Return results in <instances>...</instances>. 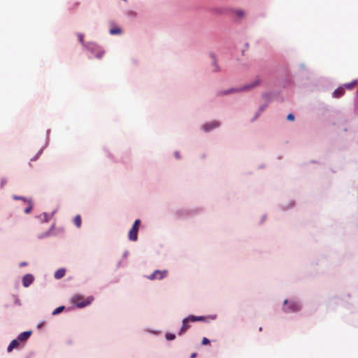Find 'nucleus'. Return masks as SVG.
I'll list each match as a JSON object with an SVG mask.
<instances>
[{"label": "nucleus", "instance_id": "16", "mask_svg": "<svg viewBox=\"0 0 358 358\" xmlns=\"http://www.w3.org/2000/svg\"><path fill=\"white\" fill-rule=\"evenodd\" d=\"M73 222H74L75 225L78 228L80 227L81 223H82V220H81L80 215H76L75 217V218H74V221Z\"/></svg>", "mask_w": 358, "mask_h": 358}, {"label": "nucleus", "instance_id": "5", "mask_svg": "<svg viewBox=\"0 0 358 358\" xmlns=\"http://www.w3.org/2000/svg\"><path fill=\"white\" fill-rule=\"evenodd\" d=\"M34 278L31 274H27L22 278V285L24 287H28L33 282Z\"/></svg>", "mask_w": 358, "mask_h": 358}, {"label": "nucleus", "instance_id": "10", "mask_svg": "<svg viewBox=\"0 0 358 358\" xmlns=\"http://www.w3.org/2000/svg\"><path fill=\"white\" fill-rule=\"evenodd\" d=\"M84 47L87 49L88 50H90V52H94L95 51H97V50L99 48H100V47L99 45H97L96 44L94 43H86Z\"/></svg>", "mask_w": 358, "mask_h": 358}, {"label": "nucleus", "instance_id": "11", "mask_svg": "<svg viewBox=\"0 0 358 358\" xmlns=\"http://www.w3.org/2000/svg\"><path fill=\"white\" fill-rule=\"evenodd\" d=\"M345 94V88L341 86L334 90L333 92V96L334 98H340Z\"/></svg>", "mask_w": 358, "mask_h": 358}, {"label": "nucleus", "instance_id": "2", "mask_svg": "<svg viewBox=\"0 0 358 358\" xmlns=\"http://www.w3.org/2000/svg\"><path fill=\"white\" fill-rule=\"evenodd\" d=\"M284 304L287 305V306L283 308V311L285 313L297 312L301 309L300 304L294 301H288L287 299H285L284 301Z\"/></svg>", "mask_w": 358, "mask_h": 358}, {"label": "nucleus", "instance_id": "24", "mask_svg": "<svg viewBox=\"0 0 358 358\" xmlns=\"http://www.w3.org/2000/svg\"><path fill=\"white\" fill-rule=\"evenodd\" d=\"M140 223H141V220L139 219H137L135 220L132 227L134 228H136L138 229V227H139V225H140Z\"/></svg>", "mask_w": 358, "mask_h": 358}, {"label": "nucleus", "instance_id": "1", "mask_svg": "<svg viewBox=\"0 0 358 358\" xmlns=\"http://www.w3.org/2000/svg\"><path fill=\"white\" fill-rule=\"evenodd\" d=\"M94 301V297L92 296H87L85 298L83 295L80 294H75L71 299V303L74 304L79 308H84L90 304Z\"/></svg>", "mask_w": 358, "mask_h": 358}, {"label": "nucleus", "instance_id": "7", "mask_svg": "<svg viewBox=\"0 0 358 358\" xmlns=\"http://www.w3.org/2000/svg\"><path fill=\"white\" fill-rule=\"evenodd\" d=\"M138 229L136 228L131 227L129 231V238L132 241H136L138 239Z\"/></svg>", "mask_w": 358, "mask_h": 358}, {"label": "nucleus", "instance_id": "25", "mask_svg": "<svg viewBox=\"0 0 358 358\" xmlns=\"http://www.w3.org/2000/svg\"><path fill=\"white\" fill-rule=\"evenodd\" d=\"M287 120L289 121H294V116L293 114L289 113L287 117Z\"/></svg>", "mask_w": 358, "mask_h": 358}, {"label": "nucleus", "instance_id": "18", "mask_svg": "<svg viewBox=\"0 0 358 358\" xmlns=\"http://www.w3.org/2000/svg\"><path fill=\"white\" fill-rule=\"evenodd\" d=\"M27 202L28 203V206L24 209V213L26 214H29L31 212L33 206L31 200H27Z\"/></svg>", "mask_w": 358, "mask_h": 358}, {"label": "nucleus", "instance_id": "27", "mask_svg": "<svg viewBox=\"0 0 358 358\" xmlns=\"http://www.w3.org/2000/svg\"><path fill=\"white\" fill-rule=\"evenodd\" d=\"M41 154V150H40V151H39V152L36 155V156H35L34 157L31 158V159H30V161H31V162H32V161H35V160H36V159H38V156H39Z\"/></svg>", "mask_w": 358, "mask_h": 358}, {"label": "nucleus", "instance_id": "20", "mask_svg": "<svg viewBox=\"0 0 358 358\" xmlns=\"http://www.w3.org/2000/svg\"><path fill=\"white\" fill-rule=\"evenodd\" d=\"M122 32V30L120 28H114V29H111L110 30V34H112V35H115V34H121Z\"/></svg>", "mask_w": 358, "mask_h": 358}, {"label": "nucleus", "instance_id": "19", "mask_svg": "<svg viewBox=\"0 0 358 358\" xmlns=\"http://www.w3.org/2000/svg\"><path fill=\"white\" fill-rule=\"evenodd\" d=\"M234 13L239 18H242L245 16V12L242 10H235Z\"/></svg>", "mask_w": 358, "mask_h": 358}, {"label": "nucleus", "instance_id": "8", "mask_svg": "<svg viewBox=\"0 0 358 358\" xmlns=\"http://www.w3.org/2000/svg\"><path fill=\"white\" fill-rule=\"evenodd\" d=\"M219 126V123L216 121H213L210 123H207L203 126V130L208 131L211 129L217 128Z\"/></svg>", "mask_w": 358, "mask_h": 358}, {"label": "nucleus", "instance_id": "31", "mask_svg": "<svg viewBox=\"0 0 358 358\" xmlns=\"http://www.w3.org/2000/svg\"><path fill=\"white\" fill-rule=\"evenodd\" d=\"M4 182H6V181L4 180H2L1 182V186H3V185L4 184Z\"/></svg>", "mask_w": 358, "mask_h": 358}, {"label": "nucleus", "instance_id": "32", "mask_svg": "<svg viewBox=\"0 0 358 358\" xmlns=\"http://www.w3.org/2000/svg\"><path fill=\"white\" fill-rule=\"evenodd\" d=\"M357 94H358V89H357Z\"/></svg>", "mask_w": 358, "mask_h": 358}, {"label": "nucleus", "instance_id": "22", "mask_svg": "<svg viewBox=\"0 0 358 358\" xmlns=\"http://www.w3.org/2000/svg\"><path fill=\"white\" fill-rule=\"evenodd\" d=\"M166 338L169 341H172V340L175 339L176 336H175V334H166Z\"/></svg>", "mask_w": 358, "mask_h": 358}, {"label": "nucleus", "instance_id": "28", "mask_svg": "<svg viewBox=\"0 0 358 358\" xmlns=\"http://www.w3.org/2000/svg\"><path fill=\"white\" fill-rule=\"evenodd\" d=\"M13 199L15 200H23L24 201H27L25 198L22 197V196H13Z\"/></svg>", "mask_w": 358, "mask_h": 358}, {"label": "nucleus", "instance_id": "30", "mask_svg": "<svg viewBox=\"0 0 358 358\" xmlns=\"http://www.w3.org/2000/svg\"><path fill=\"white\" fill-rule=\"evenodd\" d=\"M26 265H27V263H26V262H21V263L20 264V266H26Z\"/></svg>", "mask_w": 358, "mask_h": 358}, {"label": "nucleus", "instance_id": "13", "mask_svg": "<svg viewBox=\"0 0 358 358\" xmlns=\"http://www.w3.org/2000/svg\"><path fill=\"white\" fill-rule=\"evenodd\" d=\"M66 270L64 268H59L55 271L54 276L56 279H60L65 275Z\"/></svg>", "mask_w": 358, "mask_h": 358}, {"label": "nucleus", "instance_id": "15", "mask_svg": "<svg viewBox=\"0 0 358 358\" xmlns=\"http://www.w3.org/2000/svg\"><path fill=\"white\" fill-rule=\"evenodd\" d=\"M189 319L191 320V322H198V321H204L206 317L203 316H194L190 315Z\"/></svg>", "mask_w": 358, "mask_h": 358}, {"label": "nucleus", "instance_id": "29", "mask_svg": "<svg viewBox=\"0 0 358 358\" xmlns=\"http://www.w3.org/2000/svg\"><path fill=\"white\" fill-rule=\"evenodd\" d=\"M196 352H194L191 355V358H195L196 357Z\"/></svg>", "mask_w": 358, "mask_h": 358}, {"label": "nucleus", "instance_id": "4", "mask_svg": "<svg viewBox=\"0 0 358 358\" xmlns=\"http://www.w3.org/2000/svg\"><path fill=\"white\" fill-rule=\"evenodd\" d=\"M260 83V80L259 78H257L252 84L246 85L243 86L242 88L240 89H231L230 90L227 91L226 94L231 93V92H240L243 90H250L257 85H258Z\"/></svg>", "mask_w": 358, "mask_h": 358}, {"label": "nucleus", "instance_id": "12", "mask_svg": "<svg viewBox=\"0 0 358 358\" xmlns=\"http://www.w3.org/2000/svg\"><path fill=\"white\" fill-rule=\"evenodd\" d=\"M19 341L17 339L13 340L9 344L7 351L8 352H11L14 348H17L19 346Z\"/></svg>", "mask_w": 358, "mask_h": 358}, {"label": "nucleus", "instance_id": "6", "mask_svg": "<svg viewBox=\"0 0 358 358\" xmlns=\"http://www.w3.org/2000/svg\"><path fill=\"white\" fill-rule=\"evenodd\" d=\"M189 322H191L189 316L185 318L182 320V325L181 329L179 332V335L183 334L189 328Z\"/></svg>", "mask_w": 358, "mask_h": 358}, {"label": "nucleus", "instance_id": "23", "mask_svg": "<svg viewBox=\"0 0 358 358\" xmlns=\"http://www.w3.org/2000/svg\"><path fill=\"white\" fill-rule=\"evenodd\" d=\"M78 40L83 45H85V43L84 42V36L82 34H78Z\"/></svg>", "mask_w": 358, "mask_h": 358}, {"label": "nucleus", "instance_id": "3", "mask_svg": "<svg viewBox=\"0 0 358 358\" xmlns=\"http://www.w3.org/2000/svg\"><path fill=\"white\" fill-rule=\"evenodd\" d=\"M168 274V271L166 270L159 271L156 270L153 273H152L149 277L148 279L151 280H162L166 277Z\"/></svg>", "mask_w": 358, "mask_h": 358}, {"label": "nucleus", "instance_id": "9", "mask_svg": "<svg viewBox=\"0 0 358 358\" xmlns=\"http://www.w3.org/2000/svg\"><path fill=\"white\" fill-rule=\"evenodd\" d=\"M31 333V331H24L19 334L17 340L21 342L25 341L30 337Z\"/></svg>", "mask_w": 358, "mask_h": 358}, {"label": "nucleus", "instance_id": "14", "mask_svg": "<svg viewBox=\"0 0 358 358\" xmlns=\"http://www.w3.org/2000/svg\"><path fill=\"white\" fill-rule=\"evenodd\" d=\"M357 85V80H353L349 83H346L343 85V87L344 88H346L348 90H352L356 85Z\"/></svg>", "mask_w": 358, "mask_h": 358}, {"label": "nucleus", "instance_id": "26", "mask_svg": "<svg viewBox=\"0 0 358 358\" xmlns=\"http://www.w3.org/2000/svg\"><path fill=\"white\" fill-rule=\"evenodd\" d=\"M201 343L203 345H207V344H209L210 341L207 338L204 337V338H203Z\"/></svg>", "mask_w": 358, "mask_h": 358}, {"label": "nucleus", "instance_id": "21", "mask_svg": "<svg viewBox=\"0 0 358 358\" xmlns=\"http://www.w3.org/2000/svg\"><path fill=\"white\" fill-rule=\"evenodd\" d=\"M64 309V306H59L58 308H57L53 312H52V315H57V314H59L60 313H62L63 311V310Z\"/></svg>", "mask_w": 358, "mask_h": 358}, {"label": "nucleus", "instance_id": "17", "mask_svg": "<svg viewBox=\"0 0 358 358\" xmlns=\"http://www.w3.org/2000/svg\"><path fill=\"white\" fill-rule=\"evenodd\" d=\"M94 53L95 54V56L97 58L101 59L104 55V51L101 50L100 48L97 50V51H95Z\"/></svg>", "mask_w": 358, "mask_h": 358}]
</instances>
